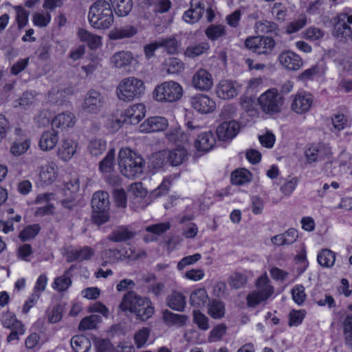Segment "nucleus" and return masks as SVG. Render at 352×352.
Returning <instances> with one entry per match:
<instances>
[{"label": "nucleus", "instance_id": "nucleus-5", "mask_svg": "<svg viewBox=\"0 0 352 352\" xmlns=\"http://www.w3.org/2000/svg\"><path fill=\"white\" fill-rule=\"evenodd\" d=\"M256 287L257 290L253 291L247 296V304L251 307H255L261 302L265 301L274 292L273 287L270 285V280L266 275L258 278Z\"/></svg>", "mask_w": 352, "mask_h": 352}, {"label": "nucleus", "instance_id": "nucleus-34", "mask_svg": "<svg viewBox=\"0 0 352 352\" xmlns=\"http://www.w3.org/2000/svg\"><path fill=\"white\" fill-rule=\"evenodd\" d=\"M71 346L75 352H87L90 349L91 344L86 336L76 335L72 338Z\"/></svg>", "mask_w": 352, "mask_h": 352}, {"label": "nucleus", "instance_id": "nucleus-47", "mask_svg": "<svg viewBox=\"0 0 352 352\" xmlns=\"http://www.w3.org/2000/svg\"><path fill=\"white\" fill-rule=\"evenodd\" d=\"M208 300V294L204 289H198L193 292L190 297L191 305L200 307L203 306Z\"/></svg>", "mask_w": 352, "mask_h": 352}, {"label": "nucleus", "instance_id": "nucleus-64", "mask_svg": "<svg viewBox=\"0 0 352 352\" xmlns=\"http://www.w3.org/2000/svg\"><path fill=\"white\" fill-rule=\"evenodd\" d=\"M51 21V15L49 12L36 13L33 16L34 24L36 26L46 27Z\"/></svg>", "mask_w": 352, "mask_h": 352}, {"label": "nucleus", "instance_id": "nucleus-14", "mask_svg": "<svg viewBox=\"0 0 352 352\" xmlns=\"http://www.w3.org/2000/svg\"><path fill=\"white\" fill-rule=\"evenodd\" d=\"M278 60L281 65L291 71L299 69L303 64L300 56L290 50L281 52L278 56Z\"/></svg>", "mask_w": 352, "mask_h": 352}, {"label": "nucleus", "instance_id": "nucleus-20", "mask_svg": "<svg viewBox=\"0 0 352 352\" xmlns=\"http://www.w3.org/2000/svg\"><path fill=\"white\" fill-rule=\"evenodd\" d=\"M217 94L219 98L228 100L237 96L238 89L234 82L228 80H221L217 87Z\"/></svg>", "mask_w": 352, "mask_h": 352}, {"label": "nucleus", "instance_id": "nucleus-13", "mask_svg": "<svg viewBox=\"0 0 352 352\" xmlns=\"http://www.w3.org/2000/svg\"><path fill=\"white\" fill-rule=\"evenodd\" d=\"M192 85L199 91H208L213 85L212 76L206 69H199L192 78Z\"/></svg>", "mask_w": 352, "mask_h": 352}, {"label": "nucleus", "instance_id": "nucleus-45", "mask_svg": "<svg viewBox=\"0 0 352 352\" xmlns=\"http://www.w3.org/2000/svg\"><path fill=\"white\" fill-rule=\"evenodd\" d=\"M159 45L162 47L168 54H175L178 51L179 42L173 37L162 38L158 40Z\"/></svg>", "mask_w": 352, "mask_h": 352}, {"label": "nucleus", "instance_id": "nucleus-37", "mask_svg": "<svg viewBox=\"0 0 352 352\" xmlns=\"http://www.w3.org/2000/svg\"><path fill=\"white\" fill-rule=\"evenodd\" d=\"M80 41L86 42L91 49H96L101 45V38L88 31L80 29L78 33Z\"/></svg>", "mask_w": 352, "mask_h": 352}, {"label": "nucleus", "instance_id": "nucleus-7", "mask_svg": "<svg viewBox=\"0 0 352 352\" xmlns=\"http://www.w3.org/2000/svg\"><path fill=\"white\" fill-rule=\"evenodd\" d=\"M258 103L263 111L273 115L280 111L283 98L276 89H270L260 96Z\"/></svg>", "mask_w": 352, "mask_h": 352}, {"label": "nucleus", "instance_id": "nucleus-26", "mask_svg": "<svg viewBox=\"0 0 352 352\" xmlns=\"http://www.w3.org/2000/svg\"><path fill=\"white\" fill-rule=\"evenodd\" d=\"M95 254V251L91 247L85 246L79 249H74L67 252L68 262L75 261H83L90 259Z\"/></svg>", "mask_w": 352, "mask_h": 352}, {"label": "nucleus", "instance_id": "nucleus-33", "mask_svg": "<svg viewBox=\"0 0 352 352\" xmlns=\"http://www.w3.org/2000/svg\"><path fill=\"white\" fill-rule=\"evenodd\" d=\"M138 30L131 25L116 28L113 29L109 33V37L112 40H119L131 38L135 35Z\"/></svg>", "mask_w": 352, "mask_h": 352}, {"label": "nucleus", "instance_id": "nucleus-53", "mask_svg": "<svg viewBox=\"0 0 352 352\" xmlns=\"http://www.w3.org/2000/svg\"><path fill=\"white\" fill-rule=\"evenodd\" d=\"M1 324L5 328L10 329L23 326V324L19 321L16 318L15 316L11 312H7L3 315Z\"/></svg>", "mask_w": 352, "mask_h": 352}, {"label": "nucleus", "instance_id": "nucleus-55", "mask_svg": "<svg viewBox=\"0 0 352 352\" xmlns=\"http://www.w3.org/2000/svg\"><path fill=\"white\" fill-rule=\"evenodd\" d=\"M168 163V157L166 151H162L152 155L151 166L155 169L163 168Z\"/></svg>", "mask_w": 352, "mask_h": 352}, {"label": "nucleus", "instance_id": "nucleus-22", "mask_svg": "<svg viewBox=\"0 0 352 352\" xmlns=\"http://www.w3.org/2000/svg\"><path fill=\"white\" fill-rule=\"evenodd\" d=\"M76 123L74 115L69 111L63 112L56 115L52 120L54 127L62 130L72 128Z\"/></svg>", "mask_w": 352, "mask_h": 352}, {"label": "nucleus", "instance_id": "nucleus-25", "mask_svg": "<svg viewBox=\"0 0 352 352\" xmlns=\"http://www.w3.org/2000/svg\"><path fill=\"white\" fill-rule=\"evenodd\" d=\"M78 142L71 139H64L58 151V157L64 161L69 160L76 153Z\"/></svg>", "mask_w": 352, "mask_h": 352}, {"label": "nucleus", "instance_id": "nucleus-35", "mask_svg": "<svg viewBox=\"0 0 352 352\" xmlns=\"http://www.w3.org/2000/svg\"><path fill=\"white\" fill-rule=\"evenodd\" d=\"M116 14L119 16H125L133 8L132 0H109Z\"/></svg>", "mask_w": 352, "mask_h": 352}, {"label": "nucleus", "instance_id": "nucleus-61", "mask_svg": "<svg viewBox=\"0 0 352 352\" xmlns=\"http://www.w3.org/2000/svg\"><path fill=\"white\" fill-rule=\"evenodd\" d=\"M201 258V254L196 253L192 255L187 256L182 258L177 263V269L183 270L188 265H191L199 261Z\"/></svg>", "mask_w": 352, "mask_h": 352}, {"label": "nucleus", "instance_id": "nucleus-29", "mask_svg": "<svg viewBox=\"0 0 352 352\" xmlns=\"http://www.w3.org/2000/svg\"><path fill=\"white\" fill-rule=\"evenodd\" d=\"M168 163L173 166H177L187 160L188 152L184 147L178 146L174 149L166 151Z\"/></svg>", "mask_w": 352, "mask_h": 352}, {"label": "nucleus", "instance_id": "nucleus-42", "mask_svg": "<svg viewBox=\"0 0 352 352\" xmlns=\"http://www.w3.org/2000/svg\"><path fill=\"white\" fill-rule=\"evenodd\" d=\"M134 236V232L129 230L127 228L121 227L115 230L109 236V239L113 242L124 241L132 239Z\"/></svg>", "mask_w": 352, "mask_h": 352}, {"label": "nucleus", "instance_id": "nucleus-36", "mask_svg": "<svg viewBox=\"0 0 352 352\" xmlns=\"http://www.w3.org/2000/svg\"><path fill=\"white\" fill-rule=\"evenodd\" d=\"M255 31L261 34H278L279 32L278 26L272 21L261 20L257 21L254 25Z\"/></svg>", "mask_w": 352, "mask_h": 352}, {"label": "nucleus", "instance_id": "nucleus-58", "mask_svg": "<svg viewBox=\"0 0 352 352\" xmlns=\"http://www.w3.org/2000/svg\"><path fill=\"white\" fill-rule=\"evenodd\" d=\"M99 320L100 317L97 315L85 317L80 321L78 329L82 331L95 329Z\"/></svg>", "mask_w": 352, "mask_h": 352}, {"label": "nucleus", "instance_id": "nucleus-31", "mask_svg": "<svg viewBox=\"0 0 352 352\" xmlns=\"http://www.w3.org/2000/svg\"><path fill=\"white\" fill-rule=\"evenodd\" d=\"M92 210H109V194L104 191L96 192L91 200Z\"/></svg>", "mask_w": 352, "mask_h": 352}, {"label": "nucleus", "instance_id": "nucleus-39", "mask_svg": "<svg viewBox=\"0 0 352 352\" xmlns=\"http://www.w3.org/2000/svg\"><path fill=\"white\" fill-rule=\"evenodd\" d=\"M352 311V305L349 306ZM343 335L346 345L352 347V313L346 315L343 322Z\"/></svg>", "mask_w": 352, "mask_h": 352}, {"label": "nucleus", "instance_id": "nucleus-51", "mask_svg": "<svg viewBox=\"0 0 352 352\" xmlns=\"http://www.w3.org/2000/svg\"><path fill=\"white\" fill-rule=\"evenodd\" d=\"M107 148V143L102 139H94L89 142L88 149L94 156H98L103 153Z\"/></svg>", "mask_w": 352, "mask_h": 352}, {"label": "nucleus", "instance_id": "nucleus-16", "mask_svg": "<svg viewBox=\"0 0 352 352\" xmlns=\"http://www.w3.org/2000/svg\"><path fill=\"white\" fill-rule=\"evenodd\" d=\"M168 126V121L164 117H151L140 126V131L143 133H153L163 131Z\"/></svg>", "mask_w": 352, "mask_h": 352}, {"label": "nucleus", "instance_id": "nucleus-12", "mask_svg": "<svg viewBox=\"0 0 352 352\" xmlns=\"http://www.w3.org/2000/svg\"><path fill=\"white\" fill-rule=\"evenodd\" d=\"M191 107L197 112L203 114L210 113L214 111L216 103L209 96L197 94L190 98Z\"/></svg>", "mask_w": 352, "mask_h": 352}, {"label": "nucleus", "instance_id": "nucleus-1", "mask_svg": "<svg viewBox=\"0 0 352 352\" xmlns=\"http://www.w3.org/2000/svg\"><path fill=\"white\" fill-rule=\"evenodd\" d=\"M88 20L96 29L109 28L114 21L111 4L106 0H97L93 3L89 8Z\"/></svg>", "mask_w": 352, "mask_h": 352}, {"label": "nucleus", "instance_id": "nucleus-3", "mask_svg": "<svg viewBox=\"0 0 352 352\" xmlns=\"http://www.w3.org/2000/svg\"><path fill=\"white\" fill-rule=\"evenodd\" d=\"M145 86L143 81L138 78L130 76L121 80L116 87L118 98L124 102H131L144 94Z\"/></svg>", "mask_w": 352, "mask_h": 352}, {"label": "nucleus", "instance_id": "nucleus-60", "mask_svg": "<svg viewBox=\"0 0 352 352\" xmlns=\"http://www.w3.org/2000/svg\"><path fill=\"white\" fill-rule=\"evenodd\" d=\"M193 322L198 326V327L204 331L209 329L208 318L199 310L194 311L193 312Z\"/></svg>", "mask_w": 352, "mask_h": 352}, {"label": "nucleus", "instance_id": "nucleus-48", "mask_svg": "<svg viewBox=\"0 0 352 352\" xmlns=\"http://www.w3.org/2000/svg\"><path fill=\"white\" fill-rule=\"evenodd\" d=\"M251 173L249 170L241 168L233 172L231 175V182L235 185H242L248 182L250 179Z\"/></svg>", "mask_w": 352, "mask_h": 352}, {"label": "nucleus", "instance_id": "nucleus-10", "mask_svg": "<svg viewBox=\"0 0 352 352\" xmlns=\"http://www.w3.org/2000/svg\"><path fill=\"white\" fill-rule=\"evenodd\" d=\"M105 105V97L96 89L89 90L84 98L82 109L87 113L98 114Z\"/></svg>", "mask_w": 352, "mask_h": 352}, {"label": "nucleus", "instance_id": "nucleus-24", "mask_svg": "<svg viewBox=\"0 0 352 352\" xmlns=\"http://www.w3.org/2000/svg\"><path fill=\"white\" fill-rule=\"evenodd\" d=\"M155 307L148 298L144 297L135 311L137 319L146 321L152 317Z\"/></svg>", "mask_w": 352, "mask_h": 352}, {"label": "nucleus", "instance_id": "nucleus-56", "mask_svg": "<svg viewBox=\"0 0 352 352\" xmlns=\"http://www.w3.org/2000/svg\"><path fill=\"white\" fill-rule=\"evenodd\" d=\"M150 335V329L143 327L138 330L134 335L135 343L137 348L143 347L148 341Z\"/></svg>", "mask_w": 352, "mask_h": 352}, {"label": "nucleus", "instance_id": "nucleus-2", "mask_svg": "<svg viewBox=\"0 0 352 352\" xmlns=\"http://www.w3.org/2000/svg\"><path fill=\"white\" fill-rule=\"evenodd\" d=\"M118 164L121 173L128 178H134L143 172L144 160L128 148H122L118 154Z\"/></svg>", "mask_w": 352, "mask_h": 352}, {"label": "nucleus", "instance_id": "nucleus-59", "mask_svg": "<svg viewBox=\"0 0 352 352\" xmlns=\"http://www.w3.org/2000/svg\"><path fill=\"white\" fill-rule=\"evenodd\" d=\"M287 9L280 3H275L272 8V14L277 21H284L287 17Z\"/></svg>", "mask_w": 352, "mask_h": 352}, {"label": "nucleus", "instance_id": "nucleus-40", "mask_svg": "<svg viewBox=\"0 0 352 352\" xmlns=\"http://www.w3.org/2000/svg\"><path fill=\"white\" fill-rule=\"evenodd\" d=\"M327 150V153H330L328 148H326L324 145L320 146H315L311 145L309 146L305 152V155L309 163L315 162L317 161L319 156L322 155V150Z\"/></svg>", "mask_w": 352, "mask_h": 352}, {"label": "nucleus", "instance_id": "nucleus-49", "mask_svg": "<svg viewBox=\"0 0 352 352\" xmlns=\"http://www.w3.org/2000/svg\"><path fill=\"white\" fill-rule=\"evenodd\" d=\"M205 34L210 40L215 41L226 35V27L222 25H211L206 29Z\"/></svg>", "mask_w": 352, "mask_h": 352}, {"label": "nucleus", "instance_id": "nucleus-23", "mask_svg": "<svg viewBox=\"0 0 352 352\" xmlns=\"http://www.w3.org/2000/svg\"><path fill=\"white\" fill-rule=\"evenodd\" d=\"M166 304L174 311H183L186 305V297L182 292L174 290L167 296Z\"/></svg>", "mask_w": 352, "mask_h": 352}, {"label": "nucleus", "instance_id": "nucleus-19", "mask_svg": "<svg viewBox=\"0 0 352 352\" xmlns=\"http://www.w3.org/2000/svg\"><path fill=\"white\" fill-rule=\"evenodd\" d=\"M216 143L214 135L211 131L201 133L195 141V147L199 152L210 151Z\"/></svg>", "mask_w": 352, "mask_h": 352}, {"label": "nucleus", "instance_id": "nucleus-43", "mask_svg": "<svg viewBox=\"0 0 352 352\" xmlns=\"http://www.w3.org/2000/svg\"><path fill=\"white\" fill-rule=\"evenodd\" d=\"M210 48V45L207 42H201L191 46H188L185 50L184 54L189 58H195L200 56Z\"/></svg>", "mask_w": 352, "mask_h": 352}, {"label": "nucleus", "instance_id": "nucleus-8", "mask_svg": "<svg viewBox=\"0 0 352 352\" xmlns=\"http://www.w3.org/2000/svg\"><path fill=\"white\" fill-rule=\"evenodd\" d=\"M275 45V40L267 36H249L245 41L246 48L258 55H270Z\"/></svg>", "mask_w": 352, "mask_h": 352}, {"label": "nucleus", "instance_id": "nucleus-54", "mask_svg": "<svg viewBox=\"0 0 352 352\" xmlns=\"http://www.w3.org/2000/svg\"><path fill=\"white\" fill-rule=\"evenodd\" d=\"M41 227L38 224H34L27 226L19 234L21 241H25L34 239L39 232Z\"/></svg>", "mask_w": 352, "mask_h": 352}, {"label": "nucleus", "instance_id": "nucleus-4", "mask_svg": "<svg viewBox=\"0 0 352 352\" xmlns=\"http://www.w3.org/2000/svg\"><path fill=\"white\" fill-rule=\"evenodd\" d=\"M183 95V88L177 82L169 80L157 85L154 91V98L158 102H173Z\"/></svg>", "mask_w": 352, "mask_h": 352}, {"label": "nucleus", "instance_id": "nucleus-11", "mask_svg": "<svg viewBox=\"0 0 352 352\" xmlns=\"http://www.w3.org/2000/svg\"><path fill=\"white\" fill-rule=\"evenodd\" d=\"M292 102V109L298 114L308 112L313 104L314 97L307 92H301L294 95Z\"/></svg>", "mask_w": 352, "mask_h": 352}, {"label": "nucleus", "instance_id": "nucleus-44", "mask_svg": "<svg viewBox=\"0 0 352 352\" xmlns=\"http://www.w3.org/2000/svg\"><path fill=\"white\" fill-rule=\"evenodd\" d=\"M100 256L102 260L101 266L105 267L107 264L118 261L120 258V252L117 249H108L102 251Z\"/></svg>", "mask_w": 352, "mask_h": 352}, {"label": "nucleus", "instance_id": "nucleus-63", "mask_svg": "<svg viewBox=\"0 0 352 352\" xmlns=\"http://www.w3.org/2000/svg\"><path fill=\"white\" fill-rule=\"evenodd\" d=\"M226 326L223 324L214 327L210 332L208 341L210 342H217L221 339L226 332Z\"/></svg>", "mask_w": 352, "mask_h": 352}, {"label": "nucleus", "instance_id": "nucleus-46", "mask_svg": "<svg viewBox=\"0 0 352 352\" xmlns=\"http://www.w3.org/2000/svg\"><path fill=\"white\" fill-rule=\"evenodd\" d=\"M115 150L110 149L105 157L100 162L99 169L102 173H110L114 167Z\"/></svg>", "mask_w": 352, "mask_h": 352}, {"label": "nucleus", "instance_id": "nucleus-38", "mask_svg": "<svg viewBox=\"0 0 352 352\" xmlns=\"http://www.w3.org/2000/svg\"><path fill=\"white\" fill-rule=\"evenodd\" d=\"M317 261L322 267H331L336 261V253L329 249H323L318 254Z\"/></svg>", "mask_w": 352, "mask_h": 352}, {"label": "nucleus", "instance_id": "nucleus-18", "mask_svg": "<svg viewBox=\"0 0 352 352\" xmlns=\"http://www.w3.org/2000/svg\"><path fill=\"white\" fill-rule=\"evenodd\" d=\"M135 60L133 54L129 51H120L115 53L110 58L113 67L126 69Z\"/></svg>", "mask_w": 352, "mask_h": 352}, {"label": "nucleus", "instance_id": "nucleus-52", "mask_svg": "<svg viewBox=\"0 0 352 352\" xmlns=\"http://www.w3.org/2000/svg\"><path fill=\"white\" fill-rule=\"evenodd\" d=\"M69 270H67L64 275L55 278L52 284V287L54 289L58 292H64L70 287L72 285V280L69 277L66 276Z\"/></svg>", "mask_w": 352, "mask_h": 352}, {"label": "nucleus", "instance_id": "nucleus-9", "mask_svg": "<svg viewBox=\"0 0 352 352\" xmlns=\"http://www.w3.org/2000/svg\"><path fill=\"white\" fill-rule=\"evenodd\" d=\"M334 25L333 35L337 39L346 41L352 38V30L349 24H352V15L345 13L338 14L331 19Z\"/></svg>", "mask_w": 352, "mask_h": 352}, {"label": "nucleus", "instance_id": "nucleus-57", "mask_svg": "<svg viewBox=\"0 0 352 352\" xmlns=\"http://www.w3.org/2000/svg\"><path fill=\"white\" fill-rule=\"evenodd\" d=\"M247 283L245 275L239 272H234L229 278L228 284L232 288L239 289Z\"/></svg>", "mask_w": 352, "mask_h": 352}, {"label": "nucleus", "instance_id": "nucleus-30", "mask_svg": "<svg viewBox=\"0 0 352 352\" xmlns=\"http://www.w3.org/2000/svg\"><path fill=\"white\" fill-rule=\"evenodd\" d=\"M56 166L53 162H48L41 167L39 178L45 184H50L56 179Z\"/></svg>", "mask_w": 352, "mask_h": 352}, {"label": "nucleus", "instance_id": "nucleus-15", "mask_svg": "<svg viewBox=\"0 0 352 352\" xmlns=\"http://www.w3.org/2000/svg\"><path fill=\"white\" fill-rule=\"evenodd\" d=\"M239 124L234 120L223 122L217 129V135L220 140L233 139L239 131Z\"/></svg>", "mask_w": 352, "mask_h": 352}, {"label": "nucleus", "instance_id": "nucleus-32", "mask_svg": "<svg viewBox=\"0 0 352 352\" xmlns=\"http://www.w3.org/2000/svg\"><path fill=\"white\" fill-rule=\"evenodd\" d=\"M162 318L164 322L169 326L176 325L182 327L185 324L188 320V317L186 315L175 314L168 309L163 311Z\"/></svg>", "mask_w": 352, "mask_h": 352}, {"label": "nucleus", "instance_id": "nucleus-17", "mask_svg": "<svg viewBox=\"0 0 352 352\" xmlns=\"http://www.w3.org/2000/svg\"><path fill=\"white\" fill-rule=\"evenodd\" d=\"M143 298L137 294L134 291L128 292L122 297L118 308L122 311H129L134 314Z\"/></svg>", "mask_w": 352, "mask_h": 352}, {"label": "nucleus", "instance_id": "nucleus-21", "mask_svg": "<svg viewBox=\"0 0 352 352\" xmlns=\"http://www.w3.org/2000/svg\"><path fill=\"white\" fill-rule=\"evenodd\" d=\"M58 140V133L52 129L43 133L40 138L39 146L42 151H51L56 146Z\"/></svg>", "mask_w": 352, "mask_h": 352}, {"label": "nucleus", "instance_id": "nucleus-28", "mask_svg": "<svg viewBox=\"0 0 352 352\" xmlns=\"http://www.w3.org/2000/svg\"><path fill=\"white\" fill-rule=\"evenodd\" d=\"M204 12V6L201 2L193 4L189 10L186 11L183 15V19L185 22L194 24L199 21Z\"/></svg>", "mask_w": 352, "mask_h": 352}, {"label": "nucleus", "instance_id": "nucleus-62", "mask_svg": "<svg viewBox=\"0 0 352 352\" xmlns=\"http://www.w3.org/2000/svg\"><path fill=\"white\" fill-rule=\"evenodd\" d=\"M109 219V210L102 211L93 210L91 220L96 225H102L107 222Z\"/></svg>", "mask_w": 352, "mask_h": 352}, {"label": "nucleus", "instance_id": "nucleus-50", "mask_svg": "<svg viewBox=\"0 0 352 352\" xmlns=\"http://www.w3.org/2000/svg\"><path fill=\"white\" fill-rule=\"evenodd\" d=\"M208 314L214 319L221 318L225 314L224 304L221 301L213 300L209 304Z\"/></svg>", "mask_w": 352, "mask_h": 352}, {"label": "nucleus", "instance_id": "nucleus-6", "mask_svg": "<svg viewBox=\"0 0 352 352\" xmlns=\"http://www.w3.org/2000/svg\"><path fill=\"white\" fill-rule=\"evenodd\" d=\"M256 287L257 290L253 291L247 296V304L251 307H255L261 302L265 301L274 292L273 287L270 285V280L266 275L258 278Z\"/></svg>", "mask_w": 352, "mask_h": 352}, {"label": "nucleus", "instance_id": "nucleus-27", "mask_svg": "<svg viewBox=\"0 0 352 352\" xmlns=\"http://www.w3.org/2000/svg\"><path fill=\"white\" fill-rule=\"evenodd\" d=\"M145 113L146 108L142 103L133 104L125 111L128 122L132 124H138L145 116Z\"/></svg>", "mask_w": 352, "mask_h": 352}, {"label": "nucleus", "instance_id": "nucleus-41", "mask_svg": "<svg viewBox=\"0 0 352 352\" xmlns=\"http://www.w3.org/2000/svg\"><path fill=\"white\" fill-rule=\"evenodd\" d=\"M166 72L170 74H176L184 69L183 62L177 58H169L164 63Z\"/></svg>", "mask_w": 352, "mask_h": 352}]
</instances>
